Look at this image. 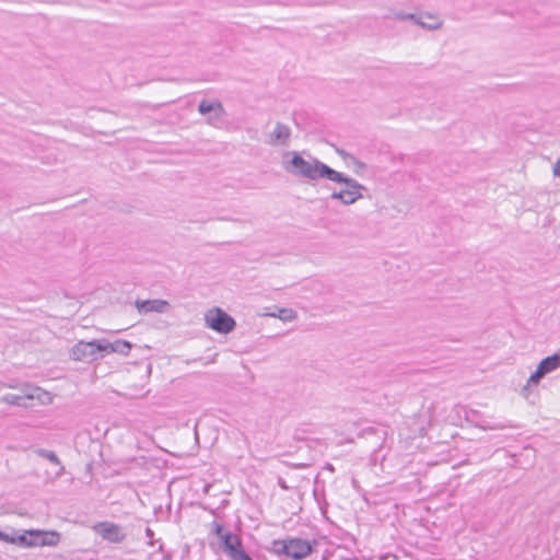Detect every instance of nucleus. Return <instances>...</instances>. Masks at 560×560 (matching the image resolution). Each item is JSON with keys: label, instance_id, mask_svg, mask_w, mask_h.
<instances>
[{"label": "nucleus", "instance_id": "obj_5", "mask_svg": "<svg viewBox=\"0 0 560 560\" xmlns=\"http://www.w3.org/2000/svg\"><path fill=\"white\" fill-rule=\"evenodd\" d=\"M34 399L39 400L42 404H46V399L47 401L51 400L47 392L31 385H24L21 388V394H5L1 397V401L23 408L32 407L31 401Z\"/></svg>", "mask_w": 560, "mask_h": 560}, {"label": "nucleus", "instance_id": "obj_17", "mask_svg": "<svg viewBox=\"0 0 560 560\" xmlns=\"http://www.w3.org/2000/svg\"><path fill=\"white\" fill-rule=\"evenodd\" d=\"M269 315L278 317L283 322H290L296 317V313L291 308H278V313H271Z\"/></svg>", "mask_w": 560, "mask_h": 560}, {"label": "nucleus", "instance_id": "obj_14", "mask_svg": "<svg viewBox=\"0 0 560 560\" xmlns=\"http://www.w3.org/2000/svg\"><path fill=\"white\" fill-rule=\"evenodd\" d=\"M113 346L114 347H112V351L114 353H119L124 355H127L132 348V345L129 341L121 339L114 341Z\"/></svg>", "mask_w": 560, "mask_h": 560}, {"label": "nucleus", "instance_id": "obj_10", "mask_svg": "<svg viewBox=\"0 0 560 560\" xmlns=\"http://www.w3.org/2000/svg\"><path fill=\"white\" fill-rule=\"evenodd\" d=\"M71 358L75 361L92 362L98 359L97 350H95L94 340L85 342L79 341L71 349Z\"/></svg>", "mask_w": 560, "mask_h": 560}, {"label": "nucleus", "instance_id": "obj_18", "mask_svg": "<svg viewBox=\"0 0 560 560\" xmlns=\"http://www.w3.org/2000/svg\"><path fill=\"white\" fill-rule=\"evenodd\" d=\"M38 454L42 457L48 459L50 463H52L55 465H59L60 466V471L58 472V475L62 474V471L65 470V467L61 466L60 460H59V458H58V456H57V454L55 452L42 448V450H38Z\"/></svg>", "mask_w": 560, "mask_h": 560}, {"label": "nucleus", "instance_id": "obj_12", "mask_svg": "<svg viewBox=\"0 0 560 560\" xmlns=\"http://www.w3.org/2000/svg\"><path fill=\"white\" fill-rule=\"evenodd\" d=\"M136 307L141 314H148L151 312L165 313L168 307V302L160 299L144 301L137 300Z\"/></svg>", "mask_w": 560, "mask_h": 560}, {"label": "nucleus", "instance_id": "obj_3", "mask_svg": "<svg viewBox=\"0 0 560 560\" xmlns=\"http://www.w3.org/2000/svg\"><path fill=\"white\" fill-rule=\"evenodd\" d=\"M210 532L217 536L219 547L229 560H254L245 550L242 538L238 535L231 530H225L223 526L215 521L211 523Z\"/></svg>", "mask_w": 560, "mask_h": 560}, {"label": "nucleus", "instance_id": "obj_20", "mask_svg": "<svg viewBox=\"0 0 560 560\" xmlns=\"http://www.w3.org/2000/svg\"><path fill=\"white\" fill-rule=\"evenodd\" d=\"M95 342V350H97V354L100 352H107V353H114L112 351L113 342L106 340V339H98L94 340Z\"/></svg>", "mask_w": 560, "mask_h": 560}, {"label": "nucleus", "instance_id": "obj_13", "mask_svg": "<svg viewBox=\"0 0 560 560\" xmlns=\"http://www.w3.org/2000/svg\"><path fill=\"white\" fill-rule=\"evenodd\" d=\"M198 110L202 115L215 113V118H219L221 113L223 112V108L221 103L219 102H208L203 100L199 103Z\"/></svg>", "mask_w": 560, "mask_h": 560}, {"label": "nucleus", "instance_id": "obj_11", "mask_svg": "<svg viewBox=\"0 0 560 560\" xmlns=\"http://www.w3.org/2000/svg\"><path fill=\"white\" fill-rule=\"evenodd\" d=\"M32 547H54L60 541V534L56 530L32 529Z\"/></svg>", "mask_w": 560, "mask_h": 560}, {"label": "nucleus", "instance_id": "obj_27", "mask_svg": "<svg viewBox=\"0 0 560 560\" xmlns=\"http://www.w3.org/2000/svg\"><path fill=\"white\" fill-rule=\"evenodd\" d=\"M7 386L10 387V388H15L16 387L14 384H11V383L8 384Z\"/></svg>", "mask_w": 560, "mask_h": 560}, {"label": "nucleus", "instance_id": "obj_26", "mask_svg": "<svg viewBox=\"0 0 560 560\" xmlns=\"http://www.w3.org/2000/svg\"><path fill=\"white\" fill-rule=\"evenodd\" d=\"M482 429H489V430H500L506 428L502 424H494V425H481Z\"/></svg>", "mask_w": 560, "mask_h": 560}, {"label": "nucleus", "instance_id": "obj_19", "mask_svg": "<svg viewBox=\"0 0 560 560\" xmlns=\"http://www.w3.org/2000/svg\"><path fill=\"white\" fill-rule=\"evenodd\" d=\"M32 529L25 530L23 534L15 535V538L13 540V545H18L21 547H32L31 539H32Z\"/></svg>", "mask_w": 560, "mask_h": 560}, {"label": "nucleus", "instance_id": "obj_9", "mask_svg": "<svg viewBox=\"0 0 560 560\" xmlns=\"http://www.w3.org/2000/svg\"><path fill=\"white\" fill-rule=\"evenodd\" d=\"M291 139V128L282 122H276L273 129L266 135L265 143L271 147H288Z\"/></svg>", "mask_w": 560, "mask_h": 560}, {"label": "nucleus", "instance_id": "obj_7", "mask_svg": "<svg viewBox=\"0 0 560 560\" xmlns=\"http://www.w3.org/2000/svg\"><path fill=\"white\" fill-rule=\"evenodd\" d=\"M558 369H560V350L539 362L536 371L527 380L524 389L529 386L538 385L542 377Z\"/></svg>", "mask_w": 560, "mask_h": 560}, {"label": "nucleus", "instance_id": "obj_22", "mask_svg": "<svg viewBox=\"0 0 560 560\" xmlns=\"http://www.w3.org/2000/svg\"><path fill=\"white\" fill-rule=\"evenodd\" d=\"M337 153L346 162H348L350 159H353V154H351L345 150H337Z\"/></svg>", "mask_w": 560, "mask_h": 560}, {"label": "nucleus", "instance_id": "obj_25", "mask_svg": "<svg viewBox=\"0 0 560 560\" xmlns=\"http://www.w3.org/2000/svg\"><path fill=\"white\" fill-rule=\"evenodd\" d=\"M552 172L555 176L560 177V159L553 165Z\"/></svg>", "mask_w": 560, "mask_h": 560}, {"label": "nucleus", "instance_id": "obj_21", "mask_svg": "<svg viewBox=\"0 0 560 560\" xmlns=\"http://www.w3.org/2000/svg\"><path fill=\"white\" fill-rule=\"evenodd\" d=\"M15 538V535H10L0 529V540L9 544H13V540Z\"/></svg>", "mask_w": 560, "mask_h": 560}, {"label": "nucleus", "instance_id": "obj_6", "mask_svg": "<svg viewBox=\"0 0 560 560\" xmlns=\"http://www.w3.org/2000/svg\"><path fill=\"white\" fill-rule=\"evenodd\" d=\"M206 325L220 334H229L235 328V320L219 307L209 310L205 315Z\"/></svg>", "mask_w": 560, "mask_h": 560}, {"label": "nucleus", "instance_id": "obj_2", "mask_svg": "<svg viewBox=\"0 0 560 560\" xmlns=\"http://www.w3.org/2000/svg\"><path fill=\"white\" fill-rule=\"evenodd\" d=\"M327 180L342 185L340 189L331 192L330 198L340 201L343 206L355 203L358 200L362 199L364 192L368 191V188L357 179L336 170H332Z\"/></svg>", "mask_w": 560, "mask_h": 560}, {"label": "nucleus", "instance_id": "obj_8", "mask_svg": "<svg viewBox=\"0 0 560 560\" xmlns=\"http://www.w3.org/2000/svg\"><path fill=\"white\" fill-rule=\"evenodd\" d=\"M95 533H97L104 540L113 544H120L125 540L126 534L122 528L115 523L101 522L94 526Z\"/></svg>", "mask_w": 560, "mask_h": 560}, {"label": "nucleus", "instance_id": "obj_1", "mask_svg": "<svg viewBox=\"0 0 560 560\" xmlns=\"http://www.w3.org/2000/svg\"><path fill=\"white\" fill-rule=\"evenodd\" d=\"M282 164L287 173L308 180L328 179L334 170L317 159L307 161L295 151L287 152Z\"/></svg>", "mask_w": 560, "mask_h": 560}, {"label": "nucleus", "instance_id": "obj_16", "mask_svg": "<svg viewBox=\"0 0 560 560\" xmlns=\"http://www.w3.org/2000/svg\"><path fill=\"white\" fill-rule=\"evenodd\" d=\"M429 19L431 20L430 23H428V21H423L422 16L416 15V20H412V21L416 24H418L424 28H428V30H436L441 26V22L439 21L438 18L429 16Z\"/></svg>", "mask_w": 560, "mask_h": 560}, {"label": "nucleus", "instance_id": "obj_24", "mask_svg": "<svg viewBox=\"0 0 560 560\" xmlns=\"http://www.w3.org/2000/svg\"><path fill=\"white\" fill-rule=\"evenodd\" d=\"M154 536L153 530L150 527L145 528V537L149 539V545L153 546L152 538Z\"/></svg>", "mask_w": 560, "mask_h": 560}, {"label": "nucleus", "instance_id": "obj_23", "mask_svg": "<svg viewBox=\"0 0 560 560\" xmlns=\"http://www.w3.org/2000/svg\"><path fill=\"white\" fill-rule=\"evenodd\" d=\"M348 163H352L353 165H355L359 168H365V163H363L360 160H358L354 155H353V159H350L348 161Z\"/></svg>", "mask_w": 560, "mask_h": 560}, {"label": "nucleus", "instance_id": "obj_4", "mask_svg": "<svg viewBox=\"0 0 560 560\" xmlns=\"http://www.w3.org/2000/svg\"><path fill=\"white\" fill-rule=\"evenodd\" d=\"M270 551L277 556L302 560L312 552V546L302 538L275 539L271 542Z\"/></svg>", "mask_w": 560, "mask_h": 560}, {"label": "nucleus", "instance_id": "obj_15", "mask_svg": "<svg viewBox=\"0 0 560 560\" xmlns=\"http://www.w3.org/2000/svg\"><path fill=\"white\" fill-rule=\"evenodd\" d=\"M387 20H416V15L412 13H405L404 11L390 10L388 13L384 15Z\"/></svg>", "mask_w": 560, "mask_h": 560}]
</instances>
